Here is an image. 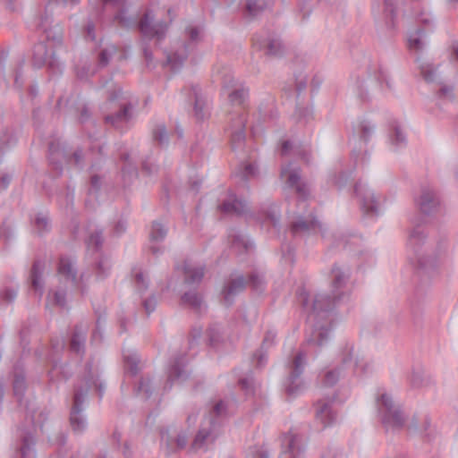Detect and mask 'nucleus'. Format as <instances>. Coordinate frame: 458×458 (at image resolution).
Masks as SVG:
<instances>
[{"instance_id":"obj_1","label":"nucleus","mask_w":458,"mask_h":458,"mask_svg":"<svg viewBox=\"0 0 458 458\" xmlns=\"http://www.w3.org/2000/svg\"><path fill=\"white\" fill-rule=\"evenodd\" d=\"M351 274V268L346 265L335 263L332 267L331 293H318L313 300L310 318L313 317L314 324L307 339L308 344L322 348L330 341L335 309L346 296L343 289L349 282Z\"/></svg>"},{"instance_id":"obj_2","label":"nucleus","mask_w":458,"mask_h":458,"mask_svg":"<svg viewBox=\"0 0 458 458\" xmlns=\"http://www.w3.org/2000/svg\"><path fill=\"white\" fill-rule=\"evenodd\" d=\"M413 228L409 233L407 249L408 259L416 269L417 276L421 282L430 278L436 272L437 259L425 247L426 233L421 226V221L412 219Z\"/></svg>"},{"instance_id":"obj_3","label":"nucleus","mask_w":458,"mask_h":458,"mask_svg":"<svg viewBox=\"0 0 458 458\" xmlns=\"http://www.w3.org/2000/svg\"><path fill=\"white\" fill-rule=\"evenodd\" d=\"M172 19L169 21L165 20L156 21L152 11H147L138 23L140 34L147 39L143 43V56L148 67H155L153 64V54L148 47V41L156 38L158 42L165 39Z\"/></svg>"},{"instance_id":"obj_4","label":"nucleus","mask_w":458,"mask_h":458,"mask_svg":"<svg viewBox=\"0 0 458 458\" xmlns=\"http://www.w3.org/2000/svg\"><path fill=\"white\" fill-rule=\"evenodd\" d=\"M84 155L81 148H77L72 154L65 149L64 146L57 140H52L48 144V161L55 176H61L64 172L63 164L73 162L80 169L84 166Z\"/></svg>"},{"instance_id":"obj_5","label":"nucleus","mask_w":458,"mask_h":458,"mask_svg":"<svg viewBox=\"0 0 458 458\" xmlns=\"http://www.w3.org/2000/svg\"><path fill=\"white\" fill-rule=\"evenodd\" d=\"M90 385L87 382L85 387H75L72 405L70 411L69 421L72 432L76 435L83 434L88 428V420L84 413L85 403L88 398Z\"/></svg>"},{"instance_id":"obj_6","label":"nucleus","mask_w":458,"mask_h":458,"mask_svg":"<svg viewBox=\"0 0 458 458\" xmlns=\"http://www.w3.org/2000/svg\"><path fill=\"white\" fill-rule=\"evenodd\" d=\"M377 406L381 422L386 431L403 428L405 418L401 409L394 406L390 395L382 394L377 400Z\"/></svg>"},{"instance_id":"obj_7","label":"nucleus","mask_w":458,"mask_h":458,"mask_svg":"<svg viewBox=\"0 0 458 458\" xmlns=\"http://www.w3.org/2000/svg\"><path fill=\"white\" fill-rule=\"evenodd\" d=\"M306 364V357L303 352H297L289 363V374L284 383L285 393L288 396L293 397L304 390L305 384L301 375Z\"/></svg>"},{"instance_id":"obj_8","label":"nucleus","mask_w":458,"mask_h":458,"mask_svg":"<svg viewBox=\"0 0 458 458\" xmlns=\"http://www.w3.org/2000/svg\"><path fill=\"white\" fill-rule=\"evenodd\" d=\"M354 193L359 199L363 216L371 220L377 218L379 216V197L361 181L355 183Z\"/></svg>"},{"instance_id":"obj_9","label":"nucleus","mask_w":458,"mask_h":458,"mask_svg":"<svg viewBox=\"0 0 458 458\" xmlns=\"http://www.w3.org/2000/svg\"><path fill=\"white\" fill-rule=\"evenodd\" d=\"M414 16L416 21L420 24V27L413 32L410 33L408 44L410 49L420 52L423 50L425 47V42L422 40V38L425 36L426 32L432 30L434 18L431 13H426L425 11H420Z\"/></svg>"},{"instance_id":"obj_10","label":"nucleus","mask_w":458,"mask_h":458,"mask_svg":"<svg viewBox=\"0 0 458 458\" xmlns=\"http://www.w3.org/2000/svg\"><path fill=\"white\" fill-rule=\"evenodd\" d=\"M353 348L352 347H346L343 352L342 356V366L340 368H335L334 369L328 370L325 373L323 379H322V385L324 386H335L341 375L342 370L344 368H349L351 366L355 367L356 369H360L362 373H367L369 370V365L365 364L362 365L360 360H356L353 361Z\"/></svg>"},{"instance_id":"obj_11","label":"nucleus","mask_w":458,"mask_h":458,"mask_svg":"<svg viewBox=\"0 0 458 458\" xmlns=\"http://www.w3.org/2000/svg\"><path fill=\"white\" fill-rule=\"evenodd\" d=\"M32 64L36 68L47 65L53 74H60L64 69V64L56 58L55 52L49 55L47 44L41 41L34 45Z\"/></svg>"},{"instance_id":"obj_12","label":"nucleus","mask_w":458,"mask_h":458,"mask_svg":"<svg viewBox=\"0 0 458 458\" xmlns=\"http://www.w3.org/2000/svg\"><path fill=\"white\" fill-rule=\"evenodd\" d=\"M191 372L187 369L186 357L184 354L176 355L168 369L167 381L165 391H170L174 384H182L188 380Z\"/></svg>"},{"instance_id":"obj_13","label":"nucleus","mask_w":458,"mask_h":458,"mask_svg":"<svg viewBox=\"0 0 458 458\" xmlns=\"http://www.w3.org/2000/svg\"><path fill=\"white\" fill-rule=\"evenodd\" d=\"M52 13H49V7L46 6L45 12L41 14L36 23V29L41 30L46 34L48 41H53L55 46L63 44V28L59 23L53 24Z\"/></svg>"},{"instance_id":"obj_14","label":"nucleus","mask_w":458,"mask_h":458,"mask_svg":"<svg viewBox=\"0 0 458 458\" xmlns=\"http://www.w3.org/2000/svg\"><path fill=\"white\" fill-rule=\"evenodd\" d=\"M253 44L259 49L264 50L265 55L273 57H281L284 54V47L281 38L275 33L267 35H255Z\"/></svg>"},{"instance_id":"obj_15","label":"nucleus","mask_w":458,"mask_h":458,"mask_svg":"<svg viewBox=\"0 0 458 458\" xmlns=\"http://www.w3.org/2000/svg\"><path fill=\"white\" fill-rule=\"evenodd\" d=\"M247 121L248 117L245 113L234 114L231 117L228 130L231 131L230 142L233 150L239 149L244 146Z\"/></svg>"},{"instance_id":"obj_16","label":"nucleus","mask_w":458,"mask_h":458,"mask_svg":"<svg viewBox=\"0 0 458 458\" xmlns=\"http://www.w3.org/2000/svg\"><path fill=\"white\" fill-rule=\"evenodd\" d=\"M416 206L424 216L434 214L440 204V200L436 191L431 187H423L420 194L415 199Z\"/></svg>"},{"instance_id":"obj_17","label":"nucleus","mask_w":458,"mask_h":458,"mask_svg":"<svg viewBox=\"0 0 458 458\" xmlns=\"http://www.w3.org/2000/svg\"><path fill=\"white\" fill-rule=\"evenodd\" d=\"M282 446L289 453L291 458H303L305 445L298 435L284 434L282 437ZM320 458H336L335 454L330 450L323 454Z\"/></svg>"},{"instance_id":"obj_18","label":"nucleus","mask_w":458,"mask_h":458,"mask_svg":"<svg viewBox=\"0 0 458 458\" xmlns=\"http://www.w3.org/2000/svg\"><path fill=\"white\" fill-rule=\"evenodd\" d=\"M335 398L336 396L334 395L330 399L319 400L316 403V420L323 425V428L330 427L336 421V411L333 408Z\"/></svg>"},{"instance_id":"obj_19","label":"nucleus","mask_w":458,"mask_h":458,"mask_svg":"<svg viewBox=\"0 0 458 458\" xmlns=\"http://www.w3.org/2000/svg\"><path fill=\"white\" fill-rule=\"evenodd\" d=\"M320 227L319 221L310 215L307 217L299 216L293 221L290 225V231L293 236H306L316 233Z\"/></svg>"},{"instance_id":"obj_20","label":"nucleus","mask_w":458,"mask_h":458,"mask_svg":"<svg viewBox=\"0 0 458 458\" xmlns=\"http://www.w3.org/2000/svg\"><path fill=\"white\" fill-rule=\"evenodd\" d=\"M133 106L131 103H126L121 106L119 111L107 114L104 117L106 123L111 124L116 130L121 131L126 130L125 124H127L133 118Z\"/></svg>"},{"instance_id":"obj_21","label":"nucleus","mask_w":458,"mask_h":458,"mask_svg":"<svg viewBox=\"0 0 458 458\" xmlns=\"http://www.w3.org/2000/svg\"><path fill=\"white\" fill-rule=\"evenodd\" d=\"M246 284V279L242 275L231 278L222 290L224 305L231 307L235 297L244 291Z\"/></svg>"},{"instance_id":"obj_22","label":"nucleus","mask_w":458,"mask_h":458,"mask_svg":"<svg viewBox=\"0 0 458 458\" xmlns=\"http://www.w3.org/2000/svg\"><path fill=\"white\" fill-rule=\"evenodd\" d=\"M87 333V326L82 324L75 325L69 343V349L72 352L81 356L85 354Z\"/></svg>"},{"instance_id":"obj_23","label":"nucleus","mask_w":458,"mask_h":458,"mask_svg":"<svg viewBox=\"0 0 458 458\" xmlns=\"http://www.w3.org/2000/svg\"><path fill=\"white\" fill-rule=\"evenodd\" d=\"M160 436L161 443L165 445L167 454L183 449L187 445V436L184 432H181L174 437L170 436L169 428H162Z\"/></svg>"},{"instance_id":"obj_24","label":"nucleus","mask_w":458,"mask_h":458,"mask_svg":"<svg viewBox=\"0 0 458 458\" xmlns=\"http://www.w3.org/2000/svg\"><path fill=\"white\" fill-rule=\"evenodd\" d=\"M219 209L225 214L242 216L249 211L248 203L245 199H238L235 194H229L220 205Z\"/></svg>"},{"instance_id":"obj_25","label":"nucleus","mask_w":458,"mask_h":458,"mask_svg":"<svg viewBox=\"0 0 458 458\" xmlns=\"http://www.w3.org/2000/svg\"><path fill=\"white\" fill-rule=\"evenodd\" d=\"M286 184L289 188L293 189L297 197L301 201H306L310 195V185L301 181L299 171L293 170L289 173Z\"/></svg>"},{"instance_id":"obj_26","label":"nucleus","mask_w":458,"mask_h":458,"mask_svg":"<svg viewBox=\"0 0 458 458\" xmlns=\"http://www.w3.org/2000/svg\"><path fill=\"white\" fill-rule=\"evenodd\" d=\"M75 263V259L69 256H61L57 265V272L64 279L71 281L75 286H78V272Z\"/></svg>"},{"instance_id":"obj_27","label":"nucleus","mask_w":458,"mask_h":458,"mask_svg":"<svg viewBox=\"0 0 458 458\" xmlns=\"http://www.w3.org/2000/svg\"><path fill=\"white\" fill-rule=\"evenodd\" d=\"M45 271V261L42 259H35L30 273V282L31 288L38 293L39 298L44 293L43 274Z\"/></svg>"},{"instance_id":"obj_28","label":"nucleus","mask_w":458,"mask_h":458,"mask_svg":"<svg viewBox=\"0 0 458 458\" xmlns=\"http://www.w3.org/2000/svg\"><path fill=\"white\" fill-rule=\"evenodd\" d=\"M13 389L18 403L21 404L27 390V382L24 369L19 363L13 369Z\"/></svg>"},{"instance_id":"obj_29","label":"nucleus","mask_w":458,"mask_h":458,"mask_svg":"<svg viewBox=\"0 0 458 458\" xmlns=\"http://www.w3.org/2000/svg\"><path fill=\"white\" fill-rule=\"evenodd\" d=\"M368 81L374 88H381L385 82L388 89H391L390 81L386 72L377 64H370L368 67Z\"/></svg>"},{"instance_id":"obj_30","label":"nucleus","mask_w":458,"mask_h":458,"mask_svg":"<svg viewBox=\"0 0 458 458\" xmlns=\"http://www.w3.org/2000/svg\"><path fill=\"white\" fill-rule=\"evenodd\" d=\"M415 62L418 64V69L420 70V76L426 82L433 83L437 81V66H436L433 63L426 60L423 56L420 55L417 56Z\"/></svg>"},{"instance_id":"obj_31","label":"nucleus","mask_w":458,"mask_h":458,"mask_svg":"<svg viewBox=\"0 0 458 458\" xmlns=\"http://www.w3.org/2000/svg\"><path fill=\"white\" fill-rule=\"evenodd\" d=\"M259 214L266 221L270 222L274 227L280 225L281 210L276 203H263L259 208Z\"/></svg>"},{"instance_id":"obj_32","label":"nucleus","mask_w":458,"mask_h":458,"mask_svg":"<svg viewBox=\"0 0 458 458\" xmlns=\"http://www.w3.org/2000/svg\"><path fill=\"white\" fill-rule=\"evenodd\" d=\"M121 159L124 162L122 167V179L125 187L130 186L138 178V168L135 165L131 163L130 155L123 153Z\"/></svg>"},{"instance_id":"obj_33","label":"nucleus","mask_w":458,"mask_h":458,"mask_svg":"<svg viewBox=\"0 0 458 458\" xmlns=\"http://www.w3.org/2000/svg\"><path fill=\"white\" fill-rule=\"evenodd\" d=\"M184 284L189 286L199 285L204 277V267H191L186 262L183 265Z\"/></svg>"},{"instance_id":"obj_34","label":"nucleus","mask_w":458,"mask_h":458,"mask_svg":"<svg viewBox=\"0 0 458 458\" xmlns=\"http://www.w3.org/2000/svg\"><path fill=\"white\" fill-rule=\"evenodd\" d=\"M33 230L38 236H44L52 229V224L47 212H38L31 221Z\"/></svg>"},{"instance_id":"obj_35","label":"nucleus","mask_w":458,"mask_h":458,"mask_svg":"<svg viewBox=\"0 0 458 458\" xmlns=\"http://www.w3.org/2000/svg\"><path fill=\"white\" fill-rule=\"evenodd\" d=\"M376 130V124L368 119H362L353 129L360 141L365 145L369 141Z\"/></svg>"},{"instance_id":"obj_36","label":"nucleus","mask_w":458,"mask_h":458,"mask_svg":"<svg viewBox=\"0 0 458 458\" xmlns=\"http://www.w3.org/2000/svg\"><path fill=\"white\" fill-rule=\"evenodd\" d=\"M21 458H35L34 446L36 440L33 434L25 431L21 435Z\"/></svg>"},{"instance_id":"obj_37","label":"nucleus","mask_w":458,"mask_h":458,"mask_svg":"<svg viewBox=\"0 0 458 458\" xmlns=\"http://www.w3.org/2000/svg\"><path fill=\"white\" fill-rule=\"evenodd\" d=\"M227 417V406L223 400L218 401L210 411L209 424L212 427L218 428L222 425V420Z\"/></svg>"},{"instance_id":"obj_38","label":"nucleus","mask_w":458,"mask_h":458,"mask_svg":"<svg viewBox=\"0 0 458 458\" xmlns=\"http://www.w3.org/2000/svg\"><path fill=\"white\" fill-rule=\"evenodd\" d=\"M182 305L188 306L195 312H200L203 298L196 291H189L184 293L181 297Z\"/></svg>"},{"instance_id":"obj_39","label":"nucleus","mask_w":458,"mask_h":458,"mask_svg":"<svg viewBox=\"0 0 458 458\" xmlns=\"http://www.w3.org/2000/svg\"><path fill=\"white\" fill-rule=\"evenodd\" d=\"M276 338V332L275 330H267L266 332L260 350L256 351L253 354V358L257 359L258 366H262L264 364L265 354L263 352V349H267L274 345Z\"/></svg>"},{"instance_id":"obj_40","label":"nucleus","mask_w":458,"mask_h":458,"mask_svg":"<svg viewBox=\"0 0 458 458\" xmlns=\"http://www.w3.org/2000/svg\"><path fill=\"white\" fill-rule=\"evenodd\" d=\"M152 140L161 148H167L169 145V136L166 126L164 123L155 125L151 131Z\"/></svg>"},{"instance_id":"obj_41","label":"nucleus","mask_w":458,"mask_h":458,"mask_svg":"<svg viewBox=\"0 0 458 458\" xmlns=\"http://www.w3.org/2000/svg\"><path fill=\"white\" fill-rule=\"evenodd\" d=\"M17 143V136L12 126H5L0 131V148L4 149L13 147Z\"/></svg>"},{"instance_id":"obj_42","label":"nucleus","mask_w":458,"mask_h":458,"mask_svg":"<svg viewBox=\"0 0 458 458\" xmlns=\"http://www.w3.org/2000/svg\"><path fill=\"white\" fill-rule=\"evenodd\" d=\"M383 18H384L386 26L388 29L394 28L395 19H396L395 0H385L384 1Z\"/></svg>"},{"instance_id":"obj_43","label":"nucleus","mask_w":458,"mask_h":458,"mask_svg":"<svg viewBox=\"0 0 458 458\" xmlns=\"http://www.w3.org/2000/svg\"><path fill=\"white\" fill-rule=\"evenodd\" d=\"M389 141L395 148H401L406 146V134L398 124L394 123L392 125V129L389 131Z\"/></svg>"},{"instance_id":"obj_44","label":"nucleus","mask_w":458,"mask_h":458,"mask_svg":"<svg viewBox=\"0 0 458 458\" xmlns=\"http://www.w3.org/2000/svg\"><path fill=\"white\" fill-rule=\"evenodd\" d=\"M104 242L103 230L96 229L90 233L88 238L85 240L88 250L94 252H98L101 250Z\"/></svg>"},{"instance_id":"obj_45","label":"nucleus","mask_w":458,"mask_h":458,"mask_svg":"<svg viewBox=\"0 0 458 458\" xmlns=\"http://www.w3.org/2000/svg\"><path fill=\"white\" fill-rule=\"evenodd\" d=\"M230 242L233 248H238L242 251H248L251 243L246 239V236L240 232L232 230L229 234Z\"/></svg>"},{"instance_id":"obj_46","label":"nucleus","mask_w":458,"mask_h":458,"mask_svg":"<svg viewBox=\"0 0 458 458\" xmlns=\"http://www.w3.org/2000/svg\"><path fill=\"white\" fill-rule=\"evenodd\" d=\"M214 437H216V428L209 426L208 428H201L197 435L195 436V438L192 443L193 448H200L205 444L206 440L210 437L213 436Z\"/></svg>"},{"instance_id":"obj_47","label":"nucleus","mask_w":458,"mask_h":458,"mask_svg":"<svg viewBox=\"0 0 458 458\" xmlns=\"http://www.w3.org/2000/svg\"><path fill=\"white\" fill-rule=\"evenodd\" d=\"M207 336L210 346L215 347L223 340V327L220 324H212L207 330Z\"/></svg>"},{"instance_id":"obj_48","label":"nucleus","mask_w":458,"mask_h":458,"mask_svg":"<svg viewBox=\"0 0 458 458\" xmlns=\"http://www.w3.org/2000/svg\"><path fill=\"white\" fill-rule=\"evenodd\" d=\"M186 47V45H184V50L182 54L174 52V54L167 55L166 63L172 66L173 70H180L182 67L188 56Z\"/></svg>"},{"instance_id":"obj_49","label":"nucleus","mask_w":458,"mask_h":458,"mask_svg":"<svg viewBox=\"0 0 458 458\" xmlns=\"http://www.w3.org/2000/svg\"><path fill=\"white\" fill-rule=\"evenodd\" d=\"M167 228L162 223L154 221L151 225L149 239L151 242H163L167 235Z\"/></svg>"},{"instance_id":"obj_50","label":"nucleus","mask_w":458,"mask_h":458,"mask_svg":"<svg viewBox=\"0 0 458 458\" xmlns=\"http://www.w3.org/2000/svg\"><path fill=\"white\" fill-rule=\"evenodd\" d=\"M95 314L97 316L96 327L92 332L91 341L101 342L103 338V330L101 327V323L106 321V312L100 311V309H95Z\"/></svg>"},{"instance_id":"obj_51","label":"nucleus","mask_w":458,"mask_h":458,"mask_svg":"<svg viewBox=\"0 0 458 458\" xmlns=\"http://www.w3.org/2000/svg\"><path fill=\"white\" fill-rule=\"evenodd\" d=\"M116 52L117 47L114 45H110L101 49L98 57V65L99 67H106Z\"/></svg>"},{"instance_id":"obj_52","label":"nucleus","mask_w":458,"mask_h":458,"mask_svg":"<svg viewBox=\"0 0 458 458\" xmlns=\"http://www.w3.org/2000/svg\"><path fill=\"white\" fill-rule=\"evenodd\" d=\"M25 60L21 58L16 61L13 68V75L14 78V87L18 90H21L24 85V81L22 79V68L24 66Z\"/></svg>"},{"instance_id":"obj_53","label":"nucleus","mask_w":458,"mask_h":458,"mask_svg":"<svg viewBox=\"0 0 458 458\" xmlns=\"http://www.w3.org/2000/svg\"><path fill=\"white\" fill-rule=\"evenodd\" d=\"M268 5V0H247L246 9L250 16H256Z\"/></svg>"},{"instance_id":"obj_54","label":"nucleus","mask_w":458,"mask_h":458,"mask_svg":"<svg viewBox=\"0 0 458 458\" xmlns=\"http://www.w3.org/2000/svg\"><path fill=\"white\" fill-rule=\"evenodd\" d=\"M246 282L254 292L262 293L265 290L264 277L259 275L257 272H251L248 276V281Z\"/></svg>"},{"instance_id":"obj_55","label":"nucleus","mask_w":458,"mask_h":458,"mask_svg":"<svg viewBox=\"0 0 458 458\" xmlns=\"http://www.w3.org/2000/svg\"><path fill=\"white\" fill-rule=\"evenodd\" d=\"M136 391L138 394H142L145 399L150 398L154 392L151 379L149 377H141L137 386Z\"/></svg>"},{"instance_id":"obj_56","label":"nucleus","mask_w":458,"mask_h":458,"mask_svg":"<svg viewBox=\"0 0 458 458\" xmlns=\"http://www.w3.org/2000/svg\"><path fill=\"white\" fill-rule=\"evenodd\" d=\"M249 90L246 88H239L232 90L228 94L230 102L234 105H242L244 100L248 98Z\"/></svg>"},{"instance_id":"obj_57","label":"nucleus","mask_w":458,"mask_h":458,"mask_svg":"<svg viewBox=\"0 0 458 458\" xmlns=\"http://www.w3.org/2000/svg\"><path fill=\"white\" fill-rule=\"evenodd\" d=\"M430 427V420L428 416H425L422 427L420 428L419 425V420L417 418L413 417L411 423L408 426V430L410 432H420L425 433V437H428V434L427 431L428 430Z\"/></svg>"},{"instance_id":"obj_58","label":"nucleus","mask_w":458,"mask_h":458,"mask_svg":"<svg viewBox=\"0 0 458 458\" xmlns=\"http://www.w3.org/2000/svg\"><path fill=\"white\" fill-rule=\"evenodd\" d=\"M18 290V285L4 286L0 290V300L6 303H13L17 297Z\"/></svg>"},{"instance_id":"obj_59","label":"nucleus","mask_w":458,"mask_h":458,"mask_svg":"<svg viewBox=\"0 0 458 458\" xmlns=\"http://www.w3.org/2000/svg\"><path fill=\"white\" fill-rule=\"evenodd\" d=\"M110 263L106 259H101L98 260L96 264L95 272H96V277L98 280H104L106 279L109 273H110Z\"/></svg>"},{"instance_id":"obj_60","label":"nucleus","mask_w":458,"mask_h":458,"mask_svg":"<svg viewBox=\"0 0 458 458\" xmlns=\"http://www.w3.org/2000/svg\"><path fill=\"white\" fill-rule=\"evenodd\" d=\"M125 369L130 372L131 376H136L139 372V358L136 354L124 355Z\"/></svg>"},{"instance_id":"obj_61","label":"nucleus","mask_w":458,"mask_h":458,"mask_svg":"<svg viewBox=\"0 0 458 458\" xmlns=\"http://www.w3.org/2000/svg\"><path fill=\"white\" fill-rule=\"evenodd\" d=\"M258 166L254 163L245 164L240 167L239 175L243 181H248L250 178L254 177L257 174Z\"/></svg>"},{"instance_id":"obj_62","label":"nucleus","mask_w":458,"mask_h":458,"mask_svg":"<svg viewBox=\"0 0 458 458\" xmlns=\"http://www.w3.org/2000/svg\"><path fill=\"white\" fill-rule=\"evenodd\" d=\"M192 90H193V94L195 96L194 108H193L194 116L196 117V119L198 121H203L204 118H205V112H204V109H203V104H202V102L200 101V99L198 97L197 88L193 87Z\"/></svg>"},{"instance_id":"obj_63","label":"nucleus","mask_w":458,"mask_h":458,"mask_svg":"<svg viewBox=\"0 0 458 458\" xmlns=\"http://www.w3.org/2000/svg\"><path fill=\"white\" fill-rule=\"evenodd\" d=\"M87 382L90 385V388L94 386L96 387V390L98 392V394L99 398L101 399L103 397L104 392H105V384L100 382L98 379H94L91 375H89L85 378V382L82 386H77L76 387H85Z\"/></svg>"},{"instance_id":"obj_64","label":"nucleus","mask_w":458,"mask_h":458,"mask_svg":"<svg viewBox=\"0 0 458 458\" xmlns=\"http://www.w3.org/2000/svg\"><path fill=\"white\" fill-rule=\"evenodd\" d=\"M238 384L241 388L245 391L246 394L252 393L253 391V377L251 370H249L248 376L242 377L238 380Z\"/></svg>"}]
</instances>
